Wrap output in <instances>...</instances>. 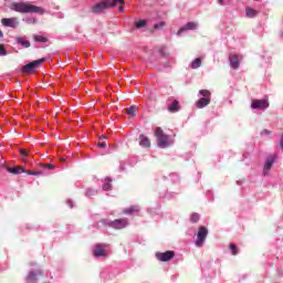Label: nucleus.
I'll use <instances>...</instances> for the list:
<instances>
[{"label": "nucleus", "instance_id": "2f4dec72", "mask_svg": "<svg viewBox=\"0 0 283 283\" xmlns=\"http://www.w3.org/2000/svg\"><path fill=\"white\" fill-rule=\"evenodd\" d=\"M42 167H44V169H54V165L52 164H42Z\"/></svg>", "mask_w": 283, "mask_h": 283}, {"label": "nucleus", "instance_id": "7ed1b4c3", "mask_svg": "<svg viewBox=\"0 0 283 283\" xmlns=\"http://www.w3.org/2000/svg\"><path fill=\"white\" fill-rule=\"evenodd\" d=\"M155 136L157 138V145L160 149H167L170 145H174V140L170 139L169 135L165 134L161 127L155 128Z\"/></svg>", "mask_w": 283, "mask_h": 283}, {"label": "nucleus", "instance_id": "cd10ccee", "mask_svg": "<svg viewBox=\"0 0 283 283\" xmlns=\"http://www.w3.org/2000/svg\"><path fill=\"white\" fill-rule=\"evenodd\" d=\"M200 220V214H198V213H192L191 214V217H190V222H193V223H196V222H198Z\"/></svg>", "mask_w": 283, "mask_h": 283}, {"label": "nucleus", "instance_id": "f8f14e48", "mask_svg": "<svg viewBox=\"0 0 283 283\" xmlns=\"http://www.w3.org/2000/svg\"><path fill=\"white\" fill-rule=\"evenodd\" d=\"M211 104V98L201 97L196 102L197 109H202Z\"/></svg>", "mask_w": 283, "mask_h": 283}, {"label": "nucleus", "instance_id": "c85d7f7f", "mask_svg": "<svg viewBox=\"0 0 283 283\" xmlns=\"http://www.w3.org/2000/svg\"><path fill=\"white\" fill-rule=\"evenodd\" d=\"M8 53L6 52V46L3 44H0V55L6 56Z\"/></svg>", "mask_w": 283, "mask_h": 283}, {"label": "nucleus", "instance_id": "a211bd4d", "mask_svg": "<svg viewBox=\"0 0 283 283\" xmlns=\"http://www.w3.org/2000/svg\"><path fill=\"white\" fill-rule=\"evenodd\" d=\"M229 59L232 70H238V67H240V60L238 59V55H230Z\"/></svg>", "mask_w": 283, "mask_h": 283}, {"label": "nucleus", "instance_id": "ea45409f", "mask_svg": "<svg viewBox=\"0 0 283 283\" xmlns=\"http://www.w3.org/2000/svg\"><path fill=\"white\" fill-rule=\"evenodd\" d=\"M61 163H65V159H64V158H61Z\"/></svg>", "mask_w": 283, "mask_h": 283}, {"label": "nucleus", "instance_id": "dca6fc26", "mask_svg": "<svg viewBox=\"0 0 283 283\" xmlns=\"http://www.w3.org/2000/svg\"><path fill=\"white\" fill-rule=\"evenodd\" d=\"M39 275H42V272L39 270L35 272H30L29 275L27 276V283H35L36 277H39Z\"/></svg>", "mask_w": 283, "mask_h": 283}, {"label": "nucleus", "instance_id": "c756f323", "mask_svg": "<svg viewBox=\"0 0 283 283\" xmlns=\"http://www.w3.org/2000/svg\"><path fill=\"white\" fill-rule=\"evenodd\" d=\"M20 154L23 158H25L27 156H29L30 151L28 149H20Z\"/></svg>", "mask_w": 283, "mask_h": 283}, {"label": "nucleus", "instance_id": "bb28decb", "mask_svg": "<svg viewBox=\"0 0 283 283\" xmlns=\"http://www.w3.org/2000/svg\"><path fill=\"white\" fill-rule=\"evenodd\" d=\"M146 25H147V21H145V20H140L135 23V28H137V29L145 28Z\"/></svg>", "mask_w": 283, "mask_h": 283}, {"label": "nucleus", "instance_id": "6e6552de", "mask_svg": "<svg viewBox=\"0 0 283 283\" xmlns=\"http://www.w3.org/2000/svg\"><path fill=\"white\" fill-rule=\"evenodd\" d=\"M128 224H129V221L127 220V218H124V219H117L112 221L109 223V227H112V229L120 230V229H125V227H127Z\"/></svg>", "mask_w": 283, "mask_h": 283}, {"label": "nucleus", "instance_id": "f257e3e1", "mask_svg": "<svg viewBox=\"0 0 283 283\" xmlns=\"http://www.w3.org/2000/svg\"><path fill=\"white\" fill-rule=\"evenodd\" d=\"M10 10L13 12H19V14H43L44 10L41 7L32 4V2H12L9 6Z\"/></svg>", "mask_w": 283, "mask_h": 283}, {"label": "nucleus", "instance_id": "20e7f679", "mask_svg": "<svg viewBox=\"0 0 283 283\" xmlns=\"http://www.w3.org/2000/svg\"><path fill=\"white\" fill-rule=\"evenodd\" d=\"M207 235H209V229L205 226L199 227L196 247H202L205 244V240H207Z\"/></svg>", "mask_w": 283, "mask_h": 283}, {"label": "nucleus", "instance_id": "473e14b6", "mask_svg": "<svg viewBox=\"0 0 283 283\" xmlns=\"http://www.w3.org/2000/svg\"><path fill=\"white\" fill-rule=\"evenodd\" d=\"M97 145L98 147H102V148L107 147V144L105 142H99Z\"/></svg>", "mask_w": 283, "mask_h": 283}, {"label": "nucleus", "instance_id": "1a4fd4ad", "mask_svg": "<svg viewBox=\"0 0 283 283\" xmlns=\"http://www.w3.org/2000/svg\"><path fill=\"white\" fill-rule=\"evenodd\" d=\"M1 23L4 28H19V18H3Z\"/></svg>", "mask_w": 283, "mask_h": 283}, {"label": "nucleus", "instance_id": "72a5a7b5", "mask_svg": "<svg viewBox=\"0 0 283 283\" xmlns=\"http://www.w3.org/2000/svg\"><path fill=\"white\" fill-rule=\"evenodd\" d=\"M96 193V190H87L86 195L87 196H94Z\"/></svg>", "mask_w": 283, "mask_h": 283}, {"label": "nucleus", "instance_id": "b1692460", "mask_svg": "<svg viewBox=\"0 0 283 283\" xmlns=\"http://www.w3.org/2000/svg\"><path fill=\"white\" fill-rule=\"evenodd\" d=\"M199 94L203 96L202 98H211V92L209 90H200Z\"/></svg>", "mask_w": 283, "mask_h": 283}, {"label": "nucleus", "instance_id": "e433bc0d", "mask_svg": "<svg viewBox=\"0 0 283 283\" xmlns=\"http://www.w3.org/2000/svg\"><path fill=\"white\" fill-rule=\"evenodd\" d=\"M280 147H281V149H283V137L280 140Z\"/></svg>", "mask_w": 283, "mask_h": 283}, {"label": "nucleus", "instance_id": "a878e982", "mask_svg": "<svg viewBox=\"0 0 283 283\" xmlns=\"http://www.w3.org/2000/svg\"><path fill=\"white\" fill-rule=\"evenodd\" d=\"M273 163H275L273 159H269L264 165V171H269L273 167Z\"/></svg>", "mask_w": 283, "mask_h": 283}, {"label": "nucleus", "instance_id": "4468645a", "mask_svg": "<svg viewBox=\"0 0 283 283\" xmlns=\"http://www.w3.org/2000/svg\"><path fill=\"white\" fill-rule=\"evenodd\" d=\"M168 112H170L171 114L180 112V102H178V99L172 101V103L168 105Z\"/></svg>", "mask_w": 283, "mask_h": 283}, {"label": "nucleus", "instance_id": "6ab92c4d", "mask_svg": "<svg viewBox=\"0 0 283 283\" xmlns=\"http://www.w3.org/2000/svg\"><path fill=\"white\" fill-rule=\"evenodd\" d=\"M139 208L138 206H130L129 208L125 209L123 213H126L127 216H132L133 213H138Z\"/></svg>", "mask_w": 283, "mask_h": 283}, {"label": "nucleus", "instance_id": "9d476101", "mask_svg": "<svg viewBox=\"0 0 283 283\" xmlns=\"http://www.w3.org/2000/svg\"><path fill=\"white\" fill-rule=\"evenodd\" d=\"M93 255L95 258H107V252H105V245L97 243L93 250Z\"/></svg>", "mask_w": 283, "mask_h": 283}, {"label": "nucleus", "instance_id": "0eeeda50", "mask_svg": "<svg viewBox=\"0 0 283 283\" xmlns=\"http://www.w3.org/2000/svg\"><path fill=\"white\" fill-rule=\"evenodd\" d=\"M269 105L270 104L268 97L263 99H253L251 103L252 109H268Z\"/></svg>", "mask_w": 283, "mask_h": 283}, {"label": "nucleus", "instance_id": "423d86ee", "mask_svg": "<svg viewBox=\"0 0 283 283\" xmlns=\"http://www.w3.org/2000/svg\"><path fill=\"white\" fill-rule=\"evenodd\" d=\"M156 258L159 260V262H169V260H174L176 258V252L171 250L166 252H157Z\"/></svg>", "mask_w": 283, "mask_h": 283}, {"label": "nucleus", "instance_id": "9b49d317", "mask_svg": "<svg viewBox=\"0 0 283 283\" xmlns=\"http://www.w3.org/2000/svg\"><path fill=\"white\" fill-rule=\"evenodd\" d=\"M196 28H198V23L197 22H188L186 25L181 27L177 31V36H180V34L186 32V30H196Z\"/></svg>", "mask_w": 283, "mask_h": 283}, {"label": "nucleus", "instance_id": "4c0bfd02", "mask_svg": "<svg viewBox=\"0 0 283 283\" xmlns=\"http://www.w3.org/2000/svg\"><path fill=\"white\" fill-rule=\"evenodd\" d=\"M105 135H102L101 137H99V140H105Z\"/></svg>", "mask_w": 283, "mask_h": 283}, {"label": "nucleus", "instance_id": "39448f33", "mask_svg": "<svg viewBox=\"0 0 283 283\" xmlns=\"http://www.w3.org/2000/svg\"><path fill=\"white\" fill-rule=\"evenodd\" d=\"M45 63V59H40L36 61H33L22 67V74H32L36 67H39L41 64Z\"/></svg>", "mask_w": 283, "mask_h": 283}, {"label": "nucleus", "instance_id": "aec40b11", "mask_svg": "<svg viewBox=\"0 0 283 283\" xmlns=\"http://www.w3.org/2000/svg\"><path fill=\"white\" fill-rule=\"evenodd\" d=\"M200 65H202V59L197 57L192 61L190 67H191V70H198V67H200Z\"/></svg>", "mask_w": 283, "mask_h": 283}, {"label": "nucleus", "instance_id": "393cba45", "mask_svg": "<svg viewBox=\"0 0 283 283\" xmlns=\"http://www.w3.org/2000/svg\"><path fill=\"white\" fill-rule=\"evenodd\" d=\"M229 249L232 255H238V245H235V243H230Z\"/></svg>", "mask_w": 283, "mask_h": 283}, {"label": "nucleus", "instance_id": "f704fd0d", "mask_svg": "<svg viewBox=\"0 0 283 283\" xmlns=\"http://www.w3.org/2000/svg\"><path fill=\"white\" fill-rule=\"evenodd\" d=\"M111 187H112V185L106 184V185H104L103 189L107 190V189H109Z\"/></svg>", "mask_w": 283, "mask_h": 283}, {"label": "nucleus", "instance_id": "2eb2a0df", "mask_svg": "<svg viewBox=\"0 0 283 283\" xmlns=\"http://www.w3.org/2000/svg\"><path fill=\"white\" fill-rule=\"evenodd\" d=\"M139 145L140 147L149 149V147H151V140H149L148 137L145 135H139Z\"/></svg>", "mask_w": 283, "mask_h": 283}, {"label": "nucleus", "instance_id": "5701e85b", "mask_svg": "<svg viewBox=\"0 0 283 283\" xmlns=\"http://www.w3.org/2000/svg\"><path fill=\"white\" fill-rule=\"evenodd\" d=\"M33 40L35 41V43H48V41H50L44 35H34Z\"/></svg>", "mask_w": 283, "mask_h": 283}, {"label": "nucleus", "instance_id": "4be33fe9", "mask_svg": "<svg viewBox=\"0 0 283 283\" xmlns=\"http://www.w3.org/2000/svg\"><path fill=\"white\" fill-rule=\"evenodd\" d=\"M245 14L250 19H253V17H258V11H255V9H252V8H247L245 9Z\"/></svg>", "mask_w": 283, "mask_h": 283}, {"label": "nucleus", "instance_id": "f3484780", "mask_svg": "<svg viewBox=\"0 0 283 283\" xmlns=\"http://www.w3.org/2000/svg\"><path fill=\"white\" fill-rule=\"evenodd\" d=\"M15 42L18 43V45H22V48H30V45H32L30 41L23 36H17Z\"/></svg>", "mask_w": 283, "mask_h": 283}, {"label": "nucleus", "instance_id": "58836bf2", "mask_svg": "<svg viewBox=\"0 0 283 283\" xmlns=\"http://www.w3.org/2000/svg\"><path fill=\"white\" fill-rule=\"evenodd\" d=\"M264 134H271V132H269V130H264Z\"/></svg>", "mask_w": 283, "mask_h": 283}, {"label": "nucleus", "instance_id": "a19ab883", "mask_svg": "<svg viewBox=\"0 0 283 283\" xmlns=\"http://www.w3.org/2000/svg\"><path fill=\"white\" fill-rule=\"evenodd\" d=\"M0 36H3V32L2 31H0Z\"/></svg>", "mask_w": 283, "mask_h": 283}, {"label": "nucleus", "instance_id": "412c9836", "mask_svg": "<svg viewBox=\"0 0 283 283\" xmlns=\"http://www.w3.org/2000/svg\"><path fill=\"white\" fill-rule=\"evenodd\" d=\"M126 114H128V116H136V114H138V108L136 106H130L128 108H126Z\"/></svg>", "mask_w": 283, "mask_h": 283}, {"label": "nucleus", "instance_id": "7c9ffc66", "mask_svg": "<svg viewBox=\"0 0 283 283\" xmlns=\"http://www.w3.org/2000/svg\"><path fill=\"white\" fill-rule=\"evenodd\" d=\"M163 28H165V22H160L158 24H155V27H154L155 30H160Z\"/></svg>", "mask_w": 283, "mask_h": 283}, {"label": "nucleus", "instance_id": "c9c22d12", "mask_svg": "<svg viewBox=\"0 0 283 283\" xmlns=\"http://www.w3.org/2000/svg\"><path fill=\"white\" fill-rule=\"evenodd\" d=\"M27 172L29 174V176H35V175H36V174L33 172L32 170H28Z\"/></svg>", "mask_w": 283, "mask_h": 283}, {"label": "nucleus", "instance_id": "ddd939ff", "mask_svg": "<svg viewBox=\"0 0 283 283\" xmlns=\"http://www.w3.org/2000/svg\"><path fill=\"white\" fill-rule=\"evenodd\" d=\"M7 171L13 174V176H18L19 174L25 172V168L23 166L7 167Z\"/></svg>", "mask_w": 283, "mask_h": 283}, {"label": "nucleus", "instance_id": "f03ea898", "mask_svg": "<svg viewBox=\"0 0 283 283\" xmlns=\"http://www.w3.org/2000/svg\"><path fill=\"white\" fill-rule=\"evenodd\" d=\"M119 3V12H125V8H123V3H125V0H107L105 2H98L94 7H92V12L94 14H101L103 10H107V8H115V6H118Z\"/></svg>", "mask_w": 283, "mask_h": 283}]
</instances>
